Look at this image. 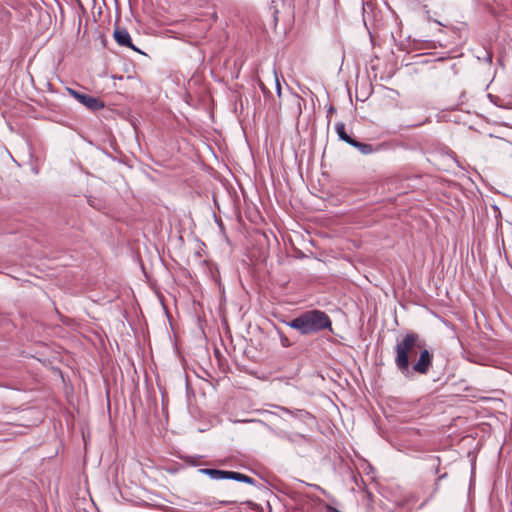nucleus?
I'll list each match as a JSON object with an SVG mask.
<instances>
[{
	"instance_id": "6e6552de",
	"label": "nucleus",
	"mask_w": 512,
	"mask_h": 512,
	"mask_svg": "<svg viewBox=\"0 0 512 512\" xmlns=\"http://www.w3.org/2000/svg\"><path fill=\"white\" fill-rule=\"evenodd\" d=\"M279 338L281 345L283 347H290L293 345V342L280 330H278Z\"/></svg>"
},
{
	"instance_id": "f257e3e1",
	"label": "nucleus",
	"mask_w": 512,
	"mask_h": 512,
	"mask_svg": "<svg viewBox=\"0 0 512 512\" xmlns=\"http://www.w3.org/2000/svg\"><path fill=\"white\" fill-rule=\"evenodd\" d=\"M395 365L406 378L426 375L433 362V353L416 332L406 333L395 345Z\"/></svg>"
},
{
	"instance_id": "f03ea898",
	"label": "nucleus",
	"mask_w": 512,
	"mask_h": 512,
	"mask_svg": "<svg viewBox=\"0 0 512 512\" xmlns=\"http://www.w3.org/2000/svg\"><path fill=\"white\" fill-rule=\"evenodd\" d=\"M287 326L299 331L302 335L317 333L324 329L331 330L329 316L321 310H309L301 313L291 321L285 322Z\"/></svg>"
},
{
	"instance_id": "ddd939ff",
	"label": "nucleus",
	"mask_w": 512,
	"mask_h": 512,
	"mask_svg": "<svg viewBox=\"0 0 512 512\" xmlns=\"http://www.w3.org/2000/svg\"><path fill=\"white\" fill-rule=\"evenodd\" d=\"M328 512H341V511H339V510H337L335 508H330Z\"/></svg>"
},
{
	"instance_id": "4468645a",
	"label": "nucleus",
	"mask_w": 512,
	"mask_h": 512,
	"mask_svg": "<svg viewBox=\"0 0 512 512\" xmlns=\"http://www.w3.org/2000/svg\"><path fill=\"white\" fill-rule=\"evenodd\" d=\"M261 89H262V91L265 93V90H266V89H265V87H264V85H263V84H261Z\"/></svg>"
},
{
	"instance_id": "39448f33",
	"label": "nucleus",
	"mask_w": 512,
	"mask_h": 512,
	"mask_svg": "<svg viewBox=\"0 0 512 512\" xmlns=\"http://www.w3.org/2000/svg\"><path fill=\"white\" fill-rule=\"evenodd\" d=\"M113 35H114L115 41L120 46H125V47H128V48H131L132 50H134V51H136L138 53L143 54V52L140 49L136 48L133 45L131 37H130V34L128 33V31L126 29L117 28V29H115Z\"/></svg>"
},
{
	"instance_id": "20e7f679",
	"label": "nucleus",
	"mask_w": 512,
	"mask_h": 512,
	"mask_svg": "<svg viewBox=\"0 0 512 512\" xmlns=\"http://www.w3.org/2000/svg\"><path fill=\"white\" fill-rule=\"evenodd\" d=\"M68 93L74 97L79 103L88 108L91 111H98L104 108V102L98 98L85 93H81L72 88H67Z\"/></svg>"
},
{
	"instance_id": "0eeeda50",
	"label": "nucleus",
	"mask_w": 512,
	"mask_h": 512,
	"mask_svg": "<svg viewBox=\"0 0 512 512\" xmlns=\"http://www.w3.org/2000/svg\"><path fill=\"white\" fill-rule=\"evenodd\" d=\"M336 133L340 140L346 142L347 144L351 145L354 138H352L350 135H348L345 131V124L342 122H338L335 125Z\"/></svg>"
},
{
	"instance_id": "9d476101",
	"label": "nucleus",
	"mask_w": 512,
	"mask_h": 512,
	"mask_svg": "<svg viewBox=\"0 0 512 512\" xmlns=\"http://www.w3.org/2000/svg\"><path fill=\"white\" fill-rule=\"evenodd\" d=\"M446 476H447V473H444V474H442L441 476L438 477L437 482L435 483V490H438V482L441 479H445Z\"/></svg>"
},
{
	"instance_id": "f8f14e48",
	"label": "nucleus",
	"mask_w": 512,
	"mask_h": 512,
	"mask_svg": "<svg viewBox=\"0 0 512 512\" xmlns=\"http://www.w3.org/2000/svg\"><path fill=\"white\" fill-rule=\"evenodd\" d=\"M336 109L333 106H330L328 109V114L335 113Z\"/></svg>"
},
{
	"instance_id": "1a4fd4ad",
	"label": "nucleus",
	"mask_w": 512,
	"mask_h": 512,
	"mask_svg": "<svg viewBox=\"0 0 512 512\" xmlns=\"http://www.w3.org/2000/svg\"><path fill=\"white\" fill-rule=\"evenodd\" d=\"M275 82H276L277 94H278V96H280L281 95V85H280L279 79L276 74H275Z\"/></svg>"
},
{
	"instance_id": "7ed1b4c3",
	"label": "nucleus",
	"mask_w": 512,
	"mask_h": 512,
	"mask_svg": "<svg viewBox=\"0 0 512 512\" xmlns=\"http://www.w3.org/2000/svg\"><path fill=\"white\" fill-rule=\"evenodd\" d=\"M200 473L209 476L213 480L229 479L247 484L255 485L256 481L254 478L234 471H225L212 468H202L199 470Z\"/></svg>"
},
{
	"instance_id": "423d86ee",
	"label": "nucleus",
	"mask_w": 512,
	"mask_h": 512,
	"mask_svg": "<svg viewBox=\"0 0 512 512\" xmlns=\"http://www.w3.org/2000/svg\"><path fill=\"white\" fill-rule=\"evenodd\" d=\"M351 146L358 149L363 155L372 154L374 152L380 151L382 148V145H377L376 147H374L371 144L363 143V142L357 141L355 139L351 143Z\"/></svg>"
},
{
	"instance_id": "9b49d317",
	"label": "nucleus",
	"mask_w": 512,
	"mask_h": 512,
	"mask_svg": "<svg viewBox=\"0 0 512 512\" xmlns=\"http://www.w3.org/2000/svg\"><path fill=\"white\" fill-rule=\"evenodd\" d=\"M280 409H281V411H283L286 414H292V412L288 408L281 407Z\"/></svg>"
}]
</instances>
